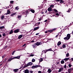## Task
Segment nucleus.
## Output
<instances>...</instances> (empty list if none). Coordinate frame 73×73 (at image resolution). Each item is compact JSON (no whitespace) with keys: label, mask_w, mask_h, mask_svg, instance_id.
<instances>
[{"label":"nucleus","mask_w":73,"mask_h":73,"mask_svg":"<svg viewBox=\"0 0 73 73\" xmlns=\"http://www.w3.org/2000/svg\"><path fill=\"white\" fill-rule=\"evenodd\" d=\"M20 58V56H16L15 57H14L13 58H11L8 60V62H9V61H11L12 60H13V59H15V58L17 59H19Z\"/></svg>","instance_id":"f257e3e1"},{"label":"nucleus","mask_w":73,"mask_h":73,"mask_svg":"<svg viewBox=\"0 0 73 73\" xmlns=\"http://www.w3.org/2000/svg\"><path fill=\"white\" fill-rule=\"evenodd\" d=\"M35 44L36 45V46H39L40 45H41V44H42V43H41V42H37L35 43Z\"/></svg>","instance_id":"f03ea898"},{"label":"nucleus","mask_w":73,"mask_h":73,"mask_svg":"<svg viewBox=\"0 0 73 73\" xmlns=\"http://www.w3.org/2000/svg\"><path fill=\"white\" fill-rule=\"evenodd\" d=\"M30 10H27L25 12H24L23 13H24V14L25 13H26V14H28V13H29V12H30Z\"/></svg>","instance_id":"7ed1b4c3"},{"label":"nucleus","mask_w":73,"mask_h":73,"mask_svg":"<svg viewBox=\"0 0 73 73\" xmlns=\"http://www.w3.org/2000/svg\"><path fill=\"white\" fill-rule=\"evenodd\" d=\"M70 35L69 34H68L67 35V37L68 38L67 40H69L70 38Z\"/></svg>","instance_id":"20e7f679"},{"label":"nucleus","mask_w":73,"mask_h":73,"mask_svg":"<svg viewBox=\"0 0 73 73\" xmlns=\"http://www.w3.org/2000/svg\"><path fill=\"white\" fill-rule=\"evenodd\" d=\"M48 12H51V11H53V9H52V8L50 7L48 8Z\"/></svg>","instance_id":"39448f33"},{"label":"nucleus","mask_w":73,"mask_h":73,"mask_svg":"<svg viewBox=\"0 0 73 73\" xmlns=\"http://www.w3.org/2000/svg\"><path fill=\"white\" fill-rule=\"evenodd\" d=\"M73 69L72 68H71L68 69V73H70L71 71L73 70Z\"/></svg>","instance_id":"423d86ee"},{"label":"nucleus","mask_w":73,"mask_h":73,"mask_svg":"<svg viewBox=\"0 0 73 73\" xmlns=\"http://www.w3.org/2000/svg\"><path fill=\"white\" fill-rule=\"evenodd\" d=\"M19 31H20V29H17L14 31V33H18V32H19Z\"/></svg>","instance_id":"0eeeda50"},{"label":"nucleus","mask_w":73,"mask_h":73,"mask_svg":"<svg viewBox=\"0 0 73 73\" xmlns=\"http://www.w3.org/2000/svg\"><path fill=\"white\" fill-rule=\"evenodd\" d=\"M40 28V27H35L33 29V31H37V29H38Z\"/></svg>","instance_id":"6e6552de"},{"label":"nucleus","mask_w":73,"mask_h":73,"mask_svg":"<svg viewBox=\"0 0 73 73\" xmlns=\"http://www.w3.org/2000/svg\"><path fill=\"white\" fill-rule=\"evenodd\" d=\"M24 72L25 73H29V70H28V69H27L25 70Z\"/></svg>","instance_id":"1a4fd4ad"},{"label":"nucleus","mask_w":73,"mask_h":73,"mask_svg":"<svg viewBox=\"0 0 73 73\" xmlns=\"http://www.w3.org/2000/svg\"><path fill=\"white\" fill-rule=\"evenodd\" d=\"M64 70V68H60L59 71H58V73L60 72H61L62 71V70Z\"/></svg>","instance_id":"9d476101"},{"label":"nucleus","mask_w":73,"mask_h":73,"mask_svg":"<svg viewBox=\"0 0 73 73\" xmlns=\"http://www.w3.org/2000/svg\"><path fill=\"white\" fill-rule=\"evenodd\" d=\"M10 13H11V11L9 10H7V13H6L5 15H9V14H10Z\"/></svg>","instance_id":"9b49d317"},{"label":"nucleus","mask_w":73,"mask_h":73,"mask_svg":"<svg viewBox=\"0 0 73 73\" xmlns=\"http://www.w3.org/2000/svg\"><path fill=\"white\" fill-rule=\"evenodd\" d=\"M17 13H12L11 14V16H12V17H13V16H14V15H16V14Z\"/></svg>","instance_id":"f8f14e48"},{"label":"nucleus","mask_w":73,"mask_h":73,"mask_svg":"<svg viewBox=\"0 0 73 73\" xmlns=\"http://www.w3.org/2000/svg\"><path fill=\"white\" fill-rule=\"evenodd\" d=\"M61 44V41H59L57 45L58 46H60Z\"/></svg>","instance_id":"ddd939ff"},{"label":"nucleus","mask_w":73,"mask_h":73,"mask_svg":"<svg viewBox=\"0 0 73 73\" xmlns=\"http://www.w3.org/2000/svg\"><path fill=\"white\" fill-rule=\"evenodd\" d=\"M30 10V11H31V12H32L33 13H35V10H34L31 9V10Z\"/></svg>","instance_id":"4468645a"},{"label":"nucleus","mask_w":73,"mask_h":73,"mask_svg":"<svg viewBox=\"0 0 73 73\" xmlns=\"http://www.w3.org/2000/svg\"><path fill=\"white\" fill-rule=\"evenodd\" d=\"M22 37H23V35H20L18 37V38L19 39H20V38H21Z\"/></svg>","instance_id":"2eb2a0df"},{"label":"nucleus","mask_w":73,"mask_h":73,"mask_svg":"<svg viewBox=\"0 0 73 73\" xmlns=\"http://www.w3.org/2000/svg\"><path fill=\"white\" fill-rule=\"evenodd\" d=\"M51 72H52V70H51L50 69H48V71H47L48 73H51Z\"/></svg>","instance_id":"dca6fc26"},{"label":"nucleus","mask_w":73,"mask_h":73,"mask_svg":"<svg viewBox=\"0 0 73 73\" xmlns=\"http://www.w3.org/2000/svg\"><path fill=\"white\" fill-rule=\"evenodd\" d=\"M33 46V48H35V47H36L37 46V45H36V43H35L33 45H32Z\"/></svg>","instance_id":"f3484780"},{"label":"nucleus","mask_w":73,"mask_h":73,"mask_svg":"<svg viewBox=\"0 0 73 73\" xmlns=\"http://www.w3.org/2000/svg\"><path fill=\"white\" fill-rule=\"evenodd\" d=\"M18 70H19V69H14L13 70V71L14 72H17L18 71Z\"/></svg>","instance_id":"a211bd4d"},{"label":"nucleus","mask_w":73,"mask_h":73,"mask_svg":"<svg viewBox=\"0 0 73 73\" xmlns=\"http://www.w3.org/2000/svg\"><path fill=\"white\" fill-rule=\"evenodd\" d=\"M12 33H13V30H11L9 32V34L10 35H11V34H12Z\"/></svg>","instance_id":"6ab92c4d"},{"label":"nucleus","mask_w":73,"mask_h":73,"mask_svg":"<svg viewBox=\"0 0 73 73\" xmlns=\"http://www.w3.org/2000/svg\"><path fill=\"white\" fill-rule=\"evenodd\" d=\"M69 60V58H65L63 59L64 61H68Z\"/></svg>","instance_id":"aec40b11"},{"label":"nucleus","mask_w":73,"mask_h":73,"mask_svg":"<svg viewBox=\"0 0 73 73\" xmlns=\"http://www.w3.org/2000/svg\"><path fill=\"white\" fill-rule=\"evenodd\" d=\"M41 66L40 65H37L35 66V68H38V67H40Z\"/></svg>","instance_id":"412c9836"},{"label":"nucleus","mask_w":73,"mask_h":73,"mask_svg":"<svg viewBox=\"0 0 73 73\" xmlns=\"http://www.w3.org/2000/svg\"><path fill=\"white\" fill-rule=\"evenodd\" d=\"M60 4H62L61 3H64V1L63 0H61L60 1Z\"/></svg>","instance_id":"4be33fe9"},{"label":"nucleus","mask_w":73,"mask_h":73,"mask_svg":"<svg viewBox=\"0 0 73 73\" xmlns=\"http://www.w3.org/2000/svg\"><path fill=\"white\" fill-rule=\"evenodd\" d=\"M54 11H55V13H58V11H57V10L56 9H54Z\"/></svg>","instance_id":"5701e85b"},{"label":"nucleus","mask_w":73,"mask_h":73,"mask_svg":"<svg viewBox=\"0 0 73 73\" xmlns=\"http://www.w3.org/2000/svg\"><path fill=\"white\" fill-rule=\"evenodd\" d=\"M47 31L48 32H50V33H52V32H53V30H47Z\"/></svg>","instance_id":"b1692460"},{"label":"nucleus","mask_w":73,"mask_h":73,"mask_svg":"<svg viewBox=\"0 0 73 73\" xmlns=\"http://www.w3.org/2000/svg\"><path fill=\"white\" fill-rule=\"evenodd\" d=\"M43 51H44V53L45 54L47 52H48V50H43Z\"/></svg>","instance_id":"393cba45"},{"label":"nucleus","mask_w":73,"mask_h":73,"mask_svg":"<svg viewBox=\"0 0 73 73\" xmlns=\"http://www.w3.org/2000/svg\"><path fill=\"white\" fill-rule=\"evenodd\" d=\"M54 13V12L53 11L49 12L48 14H52V13Z\"/></svg>","instance_id":"a878e982"},{"label":"nucleus","mask_w":73,"mask_h":73,"mask_svg":"<svg viewBox=\"0 0 73 73\" xmlns=\"http://www.w3.org/2000/svg\"><path fill=\"white\" fill-rule=\"evenodd\" d=\"M5 27L4 26H1L0 27V29H4V28H5Z\"/></svg>","instance_id":"bb28decb"},{"label":"nucleus","mask_w":73,"mask_h":73,"mask_svg":"<svg viewBox=\"0 0 73 73\" xmlns=\"http://www.w3.org/2000/svg\"><path fill=\"white\" fill-rule=\"evenodd\" d=\"M61 64H64V61L62 60L61 62Z\"/></svg>","instance_id":"cd10ccee"},{"label":"nucleus","mask_w":73,"mask_h":73,"mask_svg":"<svg viewBox=\"0 0 73 73\" xmlns=\"http://www.w3.org/2000/svg\"><path fill=\"white\" fill-rule=\"evenodd\" d=\"M62 47L63 48H66V45L64 44L62 45Z\"/></svg>","instance_id":"c85d7f7f"},{"label":"nucleus","mask_w":73,"mask_h":73,"mask_svg":"<svg viewBox=\"0 0 73 73\" xmlns=\"http://www.w3.org/2000/svg\"><path fill=\"white\" fill-rule=\"evenodd\" d=\"M15 9H16V10H18V9H19V6L16 7L15 8Z\"/></svg>","instance_id":"c756f323"},{"label":"nucleus","mask_w":73,"mask_h":73,"mask_svg":"<svg viewBox=\"0 0 73 73\" xmlns=\"http://www.w3.org/2000/svg\"><path fill=\"white\" fill-rule=\"evenodd\" d=\"M28 64L29 66L32 65V63L31 62H29Z\"/></svg>","instance_id":"7c9ffc66"},{"label":"nucleus","mask_w":73,"mask_h":73,"mask_svg":"<svg viewBox=\"0 0 73 73\" xmlns=\"http://www.w3.org/2000/svg\"><path fill=\"white\" fill-rule=\"evenodd\" d=\"M21 15H19L18 17H17V18L18 19H20V18H21Z\"/></svg>","instance_id":"2f4dec72"},{"label":"nucleus","mask_w":73,"mask_h":73,"mask_svg":"<svg viewBox=\"0 0 73 73\" xmlns=\"http://www.w3.org/2000/svg\"><path fill=\"white\" fill-rule=\"evenodd\" d=\"M54 7V5H50V7H51V8H53V7Z\"/></svg>","instance_id":"473e14b6"},{"label":"nucleus","mask_w":73,"mask_h":73,"mask_svg":"<svg viewBox=\"0 0 73 73\" xmlns=\"http://www.w3.org/2000/svg\"><path fill=\"white\" fill-rule=\"evenodd\" d=\"M43 59L42 58H40V60H39V62H42V61H43Z\"/></svg>","instance_id":"72a5a7b5"},{"label":"nucleus","mask_w":73,"mask_h":73,"mask_svg":"<svg viewBox=\"0 0 73 73\" xmlns=\"http://www.w3.org/2000/svg\"><path fill=\"white\" fill-rule=\"evenodd\" d=\"M35 55L34 54H31L29 55V57H33Z\"/></svg>","instance_id":"f704fd0d"},{"label":"nucleus","mask_w":73,"mask_h":73,"mask_svg":"<svg viewBox=\"0 0 73 73\" xmlns=\"http://www.w3.org/2000/svg\"><path fill=\"white\" fill-rule=\"evenodd\" d=\"M4 17H5L4 15H3L2 16L1 19H4Z\"/></svg>","instance_id":"c9c22d12"},{"label":"nucleus","mask_w":73,"mask_h":73,"mask_svg":"<svg viewBox=\"0 0 73 73\" xmlns=\"http://www.w3.org/2000/svg\"><path fill=\"white\" fill-rule=\"evenodd\" d=\"M32 61L33 62H35V59H34V58H33L32 60Z\"/></svg>","instance_id":"e433bc0d"},{"label":"nucleus","mask_w":73,"mask_h":73,"mask_svg":"<svg viewBox=\"0 0 73 73\" xmlns=\"http://www.w3.org/2000/svg\"><path fill=\"white\" fill-rule=\"evenodd\" d=\"M14 3V1H10V3L11 4H12V3Z\"/></svg>","instance_id":"4c0bfd02"},{"label":"nucleus","mask_w":73,"mask_h":73,"mask_svg":"<svg viewBox=\"0 0 73 73\" xmlns=\"http://www.w3.org/2000/svg\"><path fill=\"white\" fill-rule=\"evenodd\" d=\"M47 50L48 52V51H52V48H50V49H48V50Z\"/></svg>","instance_id":"58836bf2"},{"label":"nucleus","mask_w":73,"mask_h":73,"mask_svg":"<svg viewBox=\"0 0 73 73\" xmlns=\"http://www.w3.org/2000/svg\"><path fill=\"white\" fill-rule=\"evenodd\" d=\"M71 64H70V63H69V64L68 65V66H69V68H71V66H72V65Z\"/></svg>","instance_id":"ea45409f"},{"label":"nucleus","mask_w":73,"mask_h":73,"mask_svg":"<svg viewBox=\"0 0 73 73\" xmlns=\"http://www.w3.org/2000/svg\"><path fill=\"white\" fill-rule=\"evenodd\" d=\"M29 66V64H28V63L26 65H25V67H27V66Z\"/></svg>","instance_id":"a19ab883"},{"label":"nucleus","mask_w":73,"mask_h":73,"mask_svg":"<svg viewBox=\"0 0 73 73\" xmlns=\"http://www.w3.org/2000/svg\"><path fill=\"white\" fill-rule=\"evenodd\" d=\"M31 68H32V69H35V66H33Z\"/></svg>","instance_id":"79ce46f5"},{"label":"nucleus","mask_w":73,"mask_h":73,"mask_svg":"<svg viewBox=\"0 0 73 73\" xmlns=\"http://www.w3.org/2000/svg\"><path fill=\"white\" fill-rule=\"evenodd\" d=\"M5 36H6V35L5 33H4L3 34V36L5 37Z\"/></svg>","instance_id":"37998d69"},{"label":"nucleus","mask_w":73,"mask_h":73,"mask_svg":"<svg viewBox=\"0 0 73 73\" xmlns=\"http://www.w3.org/2000/svg\"><path fill=\"white\" fill-rule=\"evenodd\" d=\"M8 47L7 46H5L4 47V49H7V47Z\"/></svg>","instance_id":"c03bdc74"},{"label":"nucleus","mask_w":73,"mask_h":73,"mask_svg":"<svg viewBox=\"0 0 73 73\" xmlns=\"http://www.w3.org/2000/svg\"><path fill=\"white\" fill-rule=\"evenodd\" d=\"M16 52V51H14L12 53V55H13L14 54V53H15V52Z\"/></svg>","instance_id":"a18cd8bd"},{"label":"nucleus","mask_w":73,"mask_h":73,"mask_svg":"<svg viewBox=\"0 0 73 73\" xmlns=\"http://www.w3.org/2000/svg\"><path fill=\"white\" fill-rule=\"evenodd\" d=\"M66 56V57H68V56H69V53H68Z\"/></svg>","instance_id":"49530a36"},{"label":"nucleus","mask_w":73,"mask_h":73,"mask_svg":"<svg viewBox=\"0 0 73 73\" xmlns=\"http://www.w3.org/2000/svg\"><path fill=\"white\" fill-rule=\"evenodd\" d=\"M64 40H68V38L66 37H65L64 38Z\"/></svg>","instance_id":"de8ad7c7"},{"label":"nucleus","mask_w":73,"mask_h":73,"mask_svg":"<svg viewBox=\"0 0 73 73\" xmlns=\"http://www.w3.org/2000/svg\"><path fill=\"white\" fill-rule=\"evenodd\" d=\"M35 25V26H37V25H38L37 23H36Z\"/></svg>","instance_id":"09e8293b"},{"label":"nucleus","mask_w":73,"mask_h":73,"mask_svg":"<svg viewBox=\"0 0 73 73\" xmlns=\"http://www.w3.org/2000/svg\"><path fill=\"white\" fill-rule=\"evenodd\" d=\"M70 9H69L67 12H70Z\"/></svg>","instance_id":"8fccbe9b"},{"label":"nucleus","mask_w":73,"mask_h":73,"mask_svg":"<svg viewBox=\"0 0 73 73\" xmlns=\"http://www.w3.org/2000/svg\"><path fill=\"white\" fill-rule=\"evenodd\" d=\"M30 73H33V71L32 70H31L29 71Z\"/></svg>","instance_id":"3c124183"},{"label":"nucleus","mask_w":73,"mask_h":73,"mask_svg":"<svg viewBox=\"0 0 73 73\" xmlns=\"http://www.w3.org/2000/svg\"><path fill=\"white\" fill-rule=\"evenodd\" d=\"M55 15H56V16H59V14H58V13H56Z\"/></svg>","instance_id":"603ef678"},{"label":"nucleus","mask_w":73,"mask_h":73,"mask_svg":"<svg viewBox=\"0 0 73 73\" xmlns=\"http://www.w3.org/2000/svg\"><path fill=\"white\" fill-rule=\"evenodd\" d=\"M58 35H59V34H58L57 35H56L55 36V38H56L57 37H58Z\"/></svg>","instance_id":"864d4df0"},{"label":"nucleus","mask_w":73,"mask_h":73,"mask_svg":"<svg viewBox=\"0 0 73 73\" xmlns=\"http://www.w3.org/2000/svg\"><path fill=\"white\" fill-rule=\"evenodd\" d=\"M64 68H66V65H65L64 66Z\"/></svg>","instance_id":"5fc2aeb1"},{"label":"nucleus","mask_w":73,"mask_h":73,"mask_svg":"<svg viewBox=\"0 0 73 73\" xmlns=\"http://www.w3.org/2000/svg\"><path fill=\"white\" fill-rule=\"evenodd\" d=\"M39 34H40V33H37L36 34V35H39Z\"/></svg>","instance_id":"6e6d98bb"},{"label":"nucleus","mask_w":73,"mask_h":73,"mask_svg":"<svg viewBox=\"0 0 73 73\" xmlns=\"http://www.w3.org/2000/svg\"><path fill=\"white\" fill-rule=\"evenodd\" d=\"M56 29H54L53 30H52V31H56Z\"/></svg>","instance_id":"4d7b16f0"},{"label":"nucleus","mask_w":73,"mask_h":73,"mask_svg":"<svg viewBox=\"0 0 73 73\" xmlns=\"http://www.w3.org/2000/svg\"><path fill=\"white\" fill-rule=\"evenodd\" d=\"M38 73H41V71H38Z\"/></svg>","instance_id":"13d9d810"},{"label":"nucleus","mask_w":73,"mask_h":73,"mask_svg":"<svg viewBox=\"0 0 73 73\" xmlns=\"http://www.w3.org/2000/svg\"><path fill=\"white\" fill-rule=\"evenodd\" d=\"M26 45V44H24L23 45V46H25Z\"/></svg>","instance_id":"bf43d9fd"},{"label":"nucleus","mask_w":73,"mask_h":73,"mask_svg":"<svg viewBox=\"0 0 73 73\" xmlns=\"http://www.w3.org/2000/svg\"><path fill=\"white\" fill-rule=\"evenodd\" d=\"M6 60H7V58H5L4 60V61H5H5H6Z\"/></svg>","instance_id":"052dcab7"},{"label":"nucleus","mask_w":73,"mask_h":73,"mask_svg":"<svg viewBox=\"0 0 73 73\" xmlns=\"http://www.w3.org/2000/svg\"><path fill=\"white\" fill-rule=\"evenodd\" d=\"M70 25H71V24H70L68 26V27H69L70 26Z\"/></svg>","instance_id":"680f3d73"},{"label":"nucleus","mask_w":73,"mask_h":73,"mask_svg":"<svg viewBox=\"0 0 73 73\" xmlns=\"http://www.w3.org/2000/svg\"><path fill=\"white\" fill-rule=\"evenodd\" d=\"M56 64H60V62H57Z\"/></svg>","instance_id":"e2e57ef3"},{"label":"nucleus","mask_w":73,"mask_h":73,"mask_svg":"<svg viewBox=\"0 0 73 73\" xmlns=\"http://www.w3.org/2000/svg\"><path fill=\"white\" fill-rule=\"evenodd\" d=\"M39 25H40V22H38L37 23Z\"/></svg>","instance_id":"0e129e2a"},{"label":"nucleus","mask_w":73,"mask_h":73,"mask_svg":"<svg viewBox=\"0 0 73 73\" xmlns=\"http://www.w3.org/2000/svg\"><path fill=\"white\" fill-rule=\"evenodd\" d=\"M47 21H48V20H46L44 21V22H47Z\"/></svg>","instance_id":"69168bd1"},{"label":"nucleus","mask_w":73,"mask_h":73,"mask_svg":"<svg viewBox=\"0 0 73 73\" xmlns=\"http://www.w3.org/2000/svg\"><path fill=\"white\" fill-rule=\"evenodd\" d=\"M48 31H46L45 32V33H48Z\"/></svg>","instance_id":"338daca9"},{"label":"nucleus","mask_w":73,"mask_h":73,"mask_svg":"<svg viewBox=\"0 0 73 73\" xmlns=\"http://www.w3.org/2000/svg\"><path fill=\"white\" fill-rule=\"evenodd\" d=\"M71 60H72V61H73V58H71Z\"/></svg>","instance_id":"774afa93"}]
</instances>
